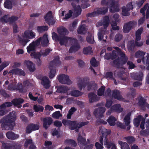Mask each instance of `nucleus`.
Segmentation results:
<instances>
[{"label":"nucleus","mask_w":149,"mask_h":149,"mask_svg":"<svg viewBox=\"0 0 149 149\" xmlns=\"http://www.w3.org/2000/svg\"><path fill=\"white\" fill-rule=\"evenodd\" d=\"M16 116L10 113L7 116L2 118L0 120L1 128L3 130H13L15 125V121Z\"/></svg>","instance_id":"f257e3e1"},{"label":"nucleus","mask_w":149,"mask_h":149,"mask_svg":"<svg viewBox=\"0 0 149 149\" xmlns=\"http://www.w3.org/2000/svg\"><path fill=\"white\" fill-rule=\"evenodd\" d=\"M52 38L56 42H59L61 45H66L68 42L71 43L73 40L76 39L65 36H59L55 32L52 33Z\"/></svg>","instance_id":"f03ea898"},{"label":"nucleus","mask_w":149,"mask_h":149,"mask_svg":"<svg viewBox=\"0 0 149 149\" xmlns=\"http://www.w3.org/2000/svg\"><path fill=\"white\" fill-rule=\"evenodd\" d=\"M59 56L56 57L54 60L50 63L49 66L50 70L49 77L50 79L53 78L55 76L56 72V67L59 65L61 62L60 61Z\"/></svg>","instance_id":"7ed1b4c3"},{"label":"nucleus","mask_w":149,"mask_h":149,"mask_svg":"<svg viewBox=\"0 0 149 149\" xmlns=\"http://www.w3.org/2000/svg\"><path fill=\"white\" fill-rule=\"evenodd\" d=\"M119 53L120 57L118 58L113 61L115 66L117 68H119L123 66L126 63L128 60V58L126 56L124 52L121 50Z\"/></svg>","instance_id":"20e7f679"},{"label":"nucleus","mask_w":149,"mask_h":149,"mask_svg":"<svg viewBox=\"0 0 149 149\" xmlns=\"http://www.w3.org/2000/svg\"><path fill=\"white\" fill-rule=\"evenodd\" d=\"M108 11L107 8H98L96 11L91 13H89L86 14V17H93L100 14L104 15Z\"/></svg>","instance_id":"39448f33"},{"label":"nucleus","mask_w":149,"mask_h":149,"mask_svg":"<svg viewBox=\"0 0 149 149\" xmlns=\"http://www.w3.org/2000/svg\"><path fill=\"white\" fill-rule=\"evenodd\" d=\"M63 124L65 126H68L69 128L71 130H74L77 128L76 124L77 121H71L69 120L63 119L62 121Z\"/></svg>","instance_id":"423d86ee"},{"label":"nucleus","mask_w":149,"mask_h":149,"mask_svg":"<svg viewBox=\"0 0 149 149\" xmlns=\"http://www.w3.org/2000/svg\"><path fill=\"white\" fill-rule=\"evenodd\" d=\"M58 80L60 83L64 84H70L72 82L69 79V77L65 74H61L58 77Z\"/></svg>","instance_id":"0eeeda50"},{"label":"nucleus","mask_w":149,"mask_h":149,"mask_svg":"<svg viewBox=\"0 0 149 149\" xmlns=\"http://www.w3.org/2000/svg\"><path fill=\"white\" fill-rule=\"evenodd\" d=\"M67 0L68 1L72 2L71 4L74 9V12L76 13L77 15L76 17L80 15L82 10L81 7L79 5H78L77 6L75 3H78L79 2V0Z\"/></svg>","instance_id":"6e6552de"},{"label":"nucleus","mask_w":149,"mask_h":149,"mask_svg":"<svg viewBox=\"0 0 149 149\" xmlns=\"http://www.w3.org/2000/svg\"><path fill=\"white\" fill-rule=\"evenodd\" d=\"M137 24L135 21H130L126 24L123 26V31L124 33H128Z\"/></svg>","instance_id":"1a4fd4ad"},{"label":"nucleus","mask_w":149,"mask_h":149,"mask_svg":"<svg viewBox=\"0 0 149 149\" xmlns=\"http://www.w3.org/2000/svg\"><path fill=\"white\" fill-rule=\"evenodd\" d=\"M89 80V79L88 77L79 78L78 85L80 90L81 91L82 88H84L86 86H88V83L90 82Z\"/></svg>","instance_id":"9d476101"},{"label":"nucleus","mask_w":149,"mask_h":149,"mask_svg":"<svg viewBox=\"0 0 149 149\" xmlns=\"http://www.w3.org/2000/svg\"><path fill=\"white\" fill-rule=\"evenodd\" d=\"M2 146L4 149H21V145L17 143L14 142L10 145L7 143H3Z\"/></svg>","instance_id":"9b49d317"},{"label":"nucleus","mask_w":149,"mask_h":149,"mask_svg":"<svg viewBox=\"0 0 149 149\" xmlns=\"http://www.w3.org/2000/svg\"><path fill=\"white\" fill-rule=\"evenodd\" d=\"M105 107H98L93 112V114L96 118H101L104 117L103 114L105 112Z\"/></svg>","instance_id":"f8f14e48"},{"label":"nucleus","mask_w":149,"mask_h":149,"mask_svg":"<svg viewBox=\"0 0 149 149\" xmlns=\"http://www.w3.org/2000/svg\"><path fill=\"white\" fill-rule=\"evenodd\" d=\"M19 18L18 17L14 16H12L8 18L6 15L4 16L0 19V21L2 22H4L5 23L9 22L10 24H13Z\"/></svg>","instance_id":"ddd939ff"},{"label":"nucleus","mask_w":149,"mask_h":149,"mask_svg":"<svg viewBox=\"0 0 149 149\" xmlns=\"http://www.w3.org/2000/svg\"><path fill=\"white\" fill-rule=\"evenodd\" d=\"M44 18L47 23L49 25H53L55 23V21L53 18L51 11L48 12L44 16Z\"/></svg>","instance_id":"4468645a"},{"label":"nucleus","mask_w":149,"mask_h":149,"mask_svg":"<svg viewBox=\"0 0 149 149\" xmlns=\"http://www.w3.org/2000/svg\"><path fill=\"white\" fill-rule=\"evenodd\" d=\"M53 121L52 118L50 117L44 118L42 120L43 127L45 129H47L52 123Z\"/></svg>","instance_id":"2eb2a0df"},{"label":"nucleus","mask_w":149,"mask_h":149,"mask_svg":"<svg viewBox=\"0 0 149 149\" xmlns=\"http://www.w3.org/2000/svg\"><path fill=\"white\" fill-rule=\"evenodd\" d=\"M74 42V44L72 45L70 47L69 50V53H72L78 51L80 48L79 45L78 43L77 40L76 39V41L75 40H73L72 42Z\"/></svg>","instance_id":"dca6fc26"},{"label":"nucleus","mask_w":149,"mask_h":149,"mask_svg":"<svg viewBox=\"0 0 149 149\" xmlns=\"http://www.w3.org/2000/svg\"><path fill=\"white\" fill-rule=\"evenodd\" d=\"M99 133L100 134H102L100 136H102L103 139H106L107 136L110 134V131L104 128L103 126H101L99 127Z\"/></svg>","instance_id":"f3484780"},{"label":"nucleus","mask_w":149,"mask_h":149,"mask_svg":"<svg viewBox=\"0 0 149 149\" xmlns=\"http://www.w3.org/2000/svg\"><path fill=\"white\" fill-rule=\"evenodd\" d=\"M39 129V126L37 124H30L28 125L26 129V132L27 133L29 134L32 131L38 130Z\"/></svg>","instance_id":"a211bd4d"},{"label":"nucleus","mask_w":149,"mask_h":149,"mask_svg":"<svg viewBox=\"0 0 149 149\" xmlns=\"http://www.w3.org/2000/svg\"><path fill=\"white\" fill-rule=\"evenodd\" d=\"M10 73L19 76H25L26 75L25 72L24 71L22 70L21 69L18 68L11 70L9 72V73Z\"/></svg>","instance_id":"6ab92c4d"},{"label":"nucleus","mask_w":149,"mask_h":149,"mask_svg":"<svg viewBox=\"0 0 149 149\" xmlns=\"http://www.w3.org/2000/svg\"><path fill=\"white\" fill-rule=\"evenodd\" d=\"M111 2V7L110 10V12L114 13L119 11V8L117 4H115V1L114 0H108Z\"/></svg>","instance_id":"aec40b11"},{"label":"nucleus","mask_w":149,"mask_h":149,"mask_svg":"<svg viewBox=\"0 0 149 149\" xmlns=\"http://www.w3.org/2000/svg\"><path fill=\"white\" fill-rule=\"evenodd\" d=\"M41 84L46 89L49 88L50 86V81L47 77L44 76L41 79Z\"/></svg>","instance_id":"412c9836"},{"label":"nucleus","mask_w":149,"mask_h":149,"mask_svg":"<svg viewBox=\"0 0 149 149\" xmlns=\"http://www.w3.org/2000/svg\"><path fill=\"white\" fill-rule=\"evenodd\" d=\"M24 100L20 98L13 99L12 101V104L14 106L17 107L18 108H20L22 107L21 104L24 102Z\"/></svg>","instance_id":"4be33fe9"},{"label":"nucleus","mask_w":149,"mask_h":149,"mask_svg":"<svg viewBox=\"0 0 149 149\" xmlns=\"http://www.w3.org/2000/svg\"><path fill=\"white\" fill-rule=\"evenodd\" d=\"M143 75V74L141 71L131 74V77L133 79L141 81L142 80Z\"/></svg>","instance_id":"5701e85b"},{"label":"nucleus","mask_w":149,"mask_h":149,"mask_svg":"<svg viewBox=\"0 0 149 149\" xmlns=\"http://www.w3.org/2000/svg\"><path fill=\"white\" fill-rule=\"evenodd\" d=\"M57 32L59 36H65L68 34L69 32L67 29L63 26H61L57 29Z\"/></svg>","instance_id":"b1692460"},{"label":"nucleus","mask_w":149,"mask_h":149,"mask_svg":"<svg viewBox=\"0 0 149 149\" xmlns=\"http://www.w3.org/2000/svg\"><path fill=\"white\" fill-rule=\"evenodd\" d=\"M24 63L30 72H33L35 70V65L32 62L29 60H25Z\"/></svg>","instance_id":"393cba45"},{"label":"nucleus","mask_w":149,"mask_h":149,"mask_svg":"<svg viewBox=\"0 0 149 149\" xmlns=\"http://www.w3.org/2000/svg\"><path fill=\"white\" fill-rule=\"evenodd\" d=\"M89 101L90 103L96 102L99 100L97 95L94 93L91 92L88 95Z\"/></svg>","instance_id":"a878e982"},{"label":"nucleus","mask_w":149,"mask_h":149,"mask_svg":"<svg viewBox=\"0 0 149 149\" xmlns=\"http://www.w3.org/2000/svg\"><path fill=\"white\" fill-rule=\"evenodd\" d=\"M6 136L8 139L12 140L16 139L19 137V135L15 134L12 131H9L7 132L6 134Z\"/></svg>","instance_id":"bb28decb"},{"label":"nucleus","mask_w":149,"mask_h":149,"mask_svg":"<svg viewBox=\"0 0 149 149\" xmlns=\"http://www.w3.org/2000/svg\"><path fill=\"white\" fill-rule=\"evenodd\" d=\"M111 110L118 113H120L123 111V108H121L120 104H117L113 105L111 107Z\"/></svg>","instance_id":"cd10ccee"},{"label":"nucleus","mask_w":149,"mask_h":149,"mask_svg":"<svg viewBox=\"0 0 149 149\" xmlns=\"http://www.w3.org/2000/svg\"><path fill=\"white\" fill-rule=\"evenodd\" d=\"M47 37V35L46 34H44L42 37L41 45L44 47H47L49 45V41Z\"/></svg>","instance_id":"c85d7f7f"},{"label":"nucleus","mask_w":149,"mask_h":149,"mask_svg":"<svg viewBox=\"0 0 149 149\" xmlns=\"http://www.w3.org/2000/svg\"><path fill=\"white\" fill-rule=\"evenodd\" d=\"M120 91L117 90H114L112 93V96L114 99L120 100H122L123 98L120 94Z\"/></svg>","instance_id":"c756f323"},{"label":"nucleus","mask_w":149,"mask_h":149,"mask_svg":"<svg viewBox=\"0 0 149 149\" xmlns=\"http://www.w3.org/2000/svg\"><path fill=\"white\" fill-rule=\"evenodd\" d=\"M146 52L141 51H139L136 52L135 54V56L137 58H141L142 61L143 63H144V55H145Z\"/></svg>","instance_id":"7c9ffc66"},{"label":"nucleus","mask_w":149,"mask_h":149,"mask_svg":"<svg viewBox=\"0 0 149 149\" xmlns=\"http://www.w3.org/2000/svg\"><path fill=\"white\" fill-rule=\"evenodd\" d=\"M88 90H95L97 88V86L95 81H91L88 84L87 86Z\"/></svg>","instance_id":"2f4dec72"},{"label":"nucleus","mask_w":149,"mask_h":149,"mask_svg":"<svg viewBox=\"0 0 149 149\" xmlns=\"http://www.w3.org/2000/svg\"><path fill=\"white\" fill-rule=\"evenodd\" d=\"M24 34L26 38L29 39H33L35 38L36 33L32 30H28L24 32Z\"/></svg>","instance_id":"473e14b6"},{"label":"nucleus","mask_w":149,"mask_h":149,"mask_svg":"<svg viewBox=\"0 0 149 149\" xmlns=\"http://www.w3.org/2000/svg\"><path fill=\"white\" fill-rule=\"evenodd\" d=\"M69 90L68 86H59L57 89L58 93H65L67 92Z\"/></svg>","instance_id":"72a5a7b5"},{"label":"nucleus","mask_w":149,"mask_h":149,"mask_svg":"<svg viewBox=\"0 0 149 149\" xmlns=\"http://www.w3.org/2000/svg\"><path fill=\"white\" fill-rule=\"evenodd\" d=\"M135 44L134 40L128 42L127 45L128 49L130 52L133 51L135 48Z\"/></svg>","instance_id":"f704fd0d"},{"label":"nucleus","mask_w":149,"mask_h":149,"mask_svg":"<svg viewBox=\"0 0 149 149\" xmlns=\"http://www.w3.org/2000/svg\"><path fill=\"white\" fill-rule=\"evenodd\" d=\"M77 33L80 34H85L87 32V29L85 27V25L83 24L79 26L77 29Z\"/></svg>","instance_id":"c9c22d12"},{"label":"nucleus","mask_w":149,"mask_h":149,"mask_svg":"<svg viewBox=\"0 0 149 149\" xmlns=\"http://www.w3.org/2000/svg\"><path fill=\"white\" fill-rule=\"evenodd\" d=\"M109 18L108 16H105L103 18V20L102 23L105 29H106L109 24Z\"/></svg>","instance_id":"e433bc0d"},{"label":"nucleus","mask_w":149,"mask_h":149,"mask_svg":"<svg viewBox=\"0 0 149 149\" xmlns=\"http://www.w3.org/2000/svg\"><path fill=\"white\" fill-rule=\"evenodd\" d=\"M12 3H13V2L10 0H5L3 4L5 8L11 9L13 8Z\"/></svg>","instance_id":"4c0bfd02"},{"label":"nucleus","mask_w":149,"mask_h":149,"mask_svg":"<svg viewBox=\"0 0 149 149\" xmlns=\"http://www.w3.org/2000/svg\"><path fill=\"white\" fill-rule=\"evenodd\" d=\"M103 138L102 136H100V144L98 142H96L95 143V146L97 149H102L103 148Z\"/></svg>","instance_id":"58836bf2"},{"label":"nucleus","mask_w":149,"mask_h":149,"mask_svg":"<svg viewBox=\"0 0 149 149\" xmlns=\"http://www.w3.org/2000/svg\"><path fill=\"white\" fill-rule=\"evenodd\" d=\"M116 119L113 116H111L107 120L108 123L110 126H114L116 124Z\"/></svg>","instance_id":"ea45409f"},{"label":"nucleus","mask_w":149,"mask_h":149,"mask_svg":"<svg viewBox=\"0 0 149 149\" xmlns=\"http://www.w3.org/2000/svg\"><path fill=\"white\" fill-rule=\"evenodd\" d=\"M142 118L141 115H139L138 117L135 118L133 120V123L135 126L138 127L140 123Z\"/></svg>","instance_id":"a19ab883"},{"label":"nucleus","mask_w":149,"mask_h":149,"mask_svg":"<svg viewBox=\"0 0 149 149\" xmlns=\"http://www.w3.org/2000/svg\"><path fill=\"white\" fill-rule=\"evenodd\" d=\"M48 29L47 26H38L37 27V30L39 33H41L47 31Z\"/></svg>","instance_id":"79ce46f5"},{"label":"nucleus","mask_w":149,"mask_h":149,"mask_svg":"<svg viewBox=\"0 0 149 149\" xmlns=\"http://www.w3.org/2000/svg\"><path fill=\"white\" fill-rule=\"evenodd\" d=\"M35 44L34 42H33L30 44L29 46L27 47L26 49L27 52L29 53L31 51H34L35 50Z\"/></svg>","instance_id":"37998d69"},{"label":"nucleus","mask_w":149,"mask_h":149,"mask_svg":"<svg viewBox=\"0 0 149 149\" xmlns=\"http://www.w3.org/2000/svg\"><path fill=\"white\" fill-rule=\"evenodd\" d=\"M83 52L85 54H91L93 53L92 48L90 46L84 48L83 49Z\"/></svg>","instance_id":"c03bdc74"},{"label":"nucleus","mask_w":149,"mask_h":149,"mask_svg":"<svg viewBox=\"0 0 149 149\" xmlns=\"http://www.w3.org/2000/svg\"><path fill=\"white\" fill-rule=\"evenodd\" d=\"M16 89L19 91V92L21 93H26V90L22 87V85L21 83H18L17 86H16Z\"/></svg>","instance_id":"a18cd8bd"},{"label":"nucleus","mask_w":149,"mask_h":149,"mask_svg":"<svg viewBox=\"0 0 149 149\" xmlns=\"http://www.w3.org/2000/svg\"><path fill=\"white\" fill-rule=\"evenodd\" d=\"M33 110L36 112H42L44 110V107L41 105H37V104H34L33 107Z\"/></svg>","instance_id":"49530a36"},{"label":"nucleus","mask_w":149,"mask_h":149,"mask_svg":"<svg viewBox=\"0 0 149 149\" xmlns=\"http://www.w3.org/2000/svg\"><path fill=\"white\" fill-rule=\"evenodd\" d=\"M52 50V49L50 48H47L45 49L44 52H43L42 50H41L40 51V52L42 54V56L44 57H46L49 55Z\"/></svg>","instance_id":"de8ad7c7"},{"label":"nucleus","mask_w":149,"mask_h":149,"mask_svg":"<svg viewBox=\"0 0 149 149\" xmlns=\"http://www.w3.org/2000/svg\"><path fill=\"white\" fill-rule=\"evenodd\" d=\"M104 143L106 147L108 149H109L113 145H115L114 143L108 140L107 138L104 140Z\"/></svg>","instance_id":"09e8293b"},{"label":"nucleus","mask_w":149,"mask_h":149,"mask_svg":"<svg viewBox=\"0 0 149 149\" xmlns=\"http://www.w3.org/2000/svg\"><path fill=\"white\" fill-rule=\"evenodd\" d=\"M30 55L33 57L34 58L38 59L40 58L42 55L41 53L40 52H34L31 53Z\"/></svg>","instance_id":"8fccbe9b"},{"label":"nucleus","mask_w":149,"mask_h":149,"mask_svg":"<svg viewBox=\"0 0 149 149\" xmlns=\"http://www.w3.org/2000/svg\"><path fill=\"white\" fill-rule=\"evenodd\" d=\"M118 143L121 146V149H127L130 148L126 142L119 141H118Z\"/></svg>","instance_id":"3c124183"},{"label":"nucleus","mask_w":149,"mask_h":149,"mask_svg":"<svg viewBox=\"0 0 149 149\" xmlns=\"http://www.w3.org/2000/svg\"><path fill=\"white\" fill-rule=\"evenodd\" d=\"M77 141L79 143L83 144L84 145H86V140L85 138L82 137L79 134L77 138Z\"/></svg>","instance_id":"603ef678"},{"label":"nucleus","mask_w":149,"mask_h":149,"mask_svg":"<svg viewBox=\"0 0 149 149\" xmlns=\"http://www.w3.org/2000/svg\"><path fill=\"white\" fill-rule=\"evenodd\" d=\"M130 114L128 113L126 115L124 118V122L126 126H128L130 123Z\"/></svg>","instance_id":"864d4df0"},{"label":"nucleus","mask_w":149,"mask_h":149,"mask_svg":"<svg viewBox=\"0 0 149 149\" xmlns=\"http://www.w3.org/2000/svg\"><path fill=\"white\" fill-rule=\"evenodd\" d=\"M12 103L9 102H6L2 104H1L0 106L1 109H6V107H9L12 105Z\"/></svg>","instance_id":"5fc2aeb1"},{"label":"nucleus","mask_w":149,"mask_h":149,"mask_svg":"<svg viewBox=\"0 0 149 149\" xmlns=\"http://www.w3.org/2000/svg\"><path fill=\"white\" fill-rule=\"evenodd\" d=\"M138 103L139 106H143L146 103V100L141 96L139 97Z\"/></svg>","instance_id":"6e6d98bb"},{"label":"nucleus","mask_w":149,"mask_h":149,"mask_svg":"<svg viewBox=\"0 0 149 149\" xmlns=\"http://www.w3.org/2000/svg\"><path fill=\"white\" fill-rule=\"evenodd\" d=\"M105 87L104 86H101L97 90V94L99 96H102L104 94Z\"/></svg>","instance_id":"4d7b16f0"},{"label":"nucleus","mask_w":149,"mask_h":149,"mask_svg":"<svg viewBox=\"0 0 149 149\" xmlns=\"http://www.w3.org/2000/svg\"><path fill=\"white\" fill-rule=\"evenodd\" d=\"M124 139L126 140L127 142L129 144L132 143L135 141V139L132 136L125 137Z\"/></svg>","instance_id":"13d9d810"},{"label":"nucleus","mask_w":149,"mask_h":149,"mask_svg":"<svg viewBox=\"0 0 149 149\" xmlns=\"http://www.w3.org/2000/svg\"><path fill=\"white\" fill-rule=\"evenodd\" d=\"M71 94L72 96L74 97H78L81 95L82 94V92L78 90H74L71 92Z\"/></svg>","instance_id":"bf43d9fd"},{"label":"nucleus","mask_w":149,"mask_h":149,"mask_svg":"<svg viewBox=\"0 0 149 149\" xmlns=\"http://www.w3.org/2000/svg\"><path fill=\"white\" fill-rule=\"evenodd\" d=\"M65 143L71 145L74 147H75L77 145L76 142L72 139H67L65 140Z\"/></svg>","instance_id":"052dcab7"},{"label":"nucleus","mask_w":149,"mask_h":149,"mask_svg":"<svg viewBox=\"0 0 149 149\" xmlns=\"http://www.w3.org/2000/svg\"><path fill=\"white\" fill-rule=\"evenodd\" d=\"M86 40L87 42L91 44H93L95 42L93 36L92 35L88 36L86 38Z\"/></svg>","instance_id":"680f3d73"},{"label":"nucleus","mask_w":149,"mask_h":149,"mask_svg":"<svg viewBox=\"0 0 149 149\" xmlns=\"http://www.w3.org/2000/svg\"><path fill=\"white\" fill-rule=\"evenodd\" d=\"M90 63L91 65L93 67H97L98 66L97 62L94 57L92 58Z\"/></svg>","instance_id":"e2e57ef3"},{"label":"nucleus","mask_w":149,"mask_h":149,"mask_svg":"<svg viewBox=\"0 0 149 149\" xmlns=\"http://www.w3.org/2000/svg\"><path fill=\"white\" fill-rule=\"evenodd\" d=\"M122 15L125 16H128L130 15V13L128 12L129 11L128 9H127L125 7H123L122 8Z\"/></svg>","instance_id":"0e129e2a"},{"label":"nucleus","mask_w":149,"mask_h":149,"mask_svg":"<svg viewBox=\"0 0 149 149\" xmlns=\"http://www.w3.org/2000/svg\"><path fill=\"white\" fill-rule=\"evenodd\" d=\"M62 115L61 114L59 111H56L54 112L52 115V117L54 118L58 119Z\"/></svg>","instance_id":"69168bd1"},{"label":"nucleus","mask_w":149,"mask_h":149,"mask_svg":"<svg viewBox=\"0 0 149 149\" xmlns=\"http://www.w3.org/2000/svg\"><path fill=\"white\" fill-rule=\"evenodd\" d=\"M89 123V122L86 121V122H81L79 123L76 122V124L77 125V127L80 128L82 127L87 125Z\"/></svg>","instance_id":"338daca9"},{"label":"nucleus","mask_w":149,"mask_h":149,"mask_svg":"<svg viewBox=\"0 0 149 149\" xmlns=\"http://www.w3.org/2000/svg\"><path fill=\"white\" fill-rule=\"evenodd\" d=\"M123 37V35L120 33H117L116 34L115 37V40L117 42L120 41Z\"/></svg>","instance_id":"774afa93"}]
</instances>
